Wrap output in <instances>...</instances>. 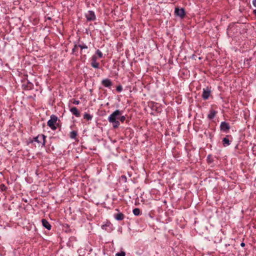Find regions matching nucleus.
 <instances>
[{
    "mask_svg": "<svg viewBox=\"0 0 256 256\" xmlns=\"http://www.w3.org/2000/svg\"><path fill=\"white\" fill-rule=\"evenodd\" d=\"M215 115H216V112L212 110L210 112V113L208 114V118L210 119H212L214 117Z\"/></svg>",
    "mask_w": 256,
    "mask_h": 256,
    "instance_id": "f8f14e48",
    "label": "nucleus"
},
{
    "mask_svg": "<svg viewBox=\"0 0 256 256\" xmlns=\"http://www.w3.org/2000/svg\"><path fill=\"white\" fill-rule=\"evenodd\" d=\"M174 12L177 16L180 18H183L184 16V8H176Z\"/></svg>",
    "mask_w": 256,
    "mask_h": 256,
    "instance_id": "20e7f679",
    "label": "nucleus"
},
{
    "mask_svg": "<svg viewBox=\"0 0 256 256\" xmlns=\"http://www.w3.org/2000/svg\"><path fill=\"white\" fill-rule=\"evenodd\" d=\"M117 90H118V91H120H120L122 90V88H121V87H118V88H117Z\"/></svg>",
    "mask_w": 256,
    "mask_h": 256,
    "instance_id": "5701e85b",
    "label": "nucleus"
},
{
    "mask_svg": "<svg viewBox=\"0 0 256 256\" xmlns=\"http://www.w3.org/2000/svg\"><path fill=\"white\" fill-rule=\"evenodd\" d=\"M34 141L37 142L40 145L44 146L45 144V136L43 134L38 135L34 138Z\"/></svg>",
    "mask_w": 256,
    "mask_h": 256,
    "instance_id": "7ed1b4c3",
    "label": "nucleus"
},
{
    "mask_svg": "<svg viewBox=\"0 0 256 256\" xmlns=\"http://www.w3.org/2000/svg\"><path fill=\"white\" fill-rule=\"evenodd\" d=\"M102 84L106 86V87H109L111 86L112 82L110 80L108 79H105L102 80Z\"/></svg>",
    "mask_w": 256,
    "mask_h": 256,
    "instance_id": "423d86ee",
    "label": "nucleus"
},
{
    "mask_svg": "<svg viewBox=\"0 0 256 256\" xmlns=\"http://www.w3.org/2000/svg\"><path fill=\"white\" fill-rule=\"evenodd\" d=\"M252 4L256 8V0H254L252 1Z\"/></svg>",
    "mask_w": 256,
    "mask_h": 256,
    "instance_id": "4be33fe9",
    "label": "nucleus"
},
{
    "mask_svg": "<svg viewBox=\"0 0 256 256\" xmlns=\"http://www.w3.org/2000/svg\"><path fill=\"white\" fill-rule=\"evenodd\" d=\"M241 246H244V243H243V242H242V243L241 244Z\"/></svg>",
    "mask_w": 256,
    "mask_h": 256,
    "instance_id": "393cba45",
    "label": "nucleus"
},
{
    "mask_svg": "<svg viewBox=\"0 0 256 256\" xmlns=\"http://www.w3.org/2000/svg\"><path fill=\"white\" fill-rule=\"evenodd\" d=\"M115 218L118 220H122L124 218V215L122 213H118L115 216Z\"/></svg>",
    "mask_w": 256,
    "mask_h": 256,
    "instance_id": "9b49d317",
    "label": "nucleus"
},
{
    "mask_svg": "<svg viewBox=\"0 0 256 256\" xmlns=\"http://www.w3.org/2000/svg\"><path fill=\"white\" fill-rule=\"evenodd\" d=\"M133 213L135 216H138L140 214V210L138 208H134L133 210Z\"/></svg>",
    "mask_w": 256,
    "mask_h": 256,
    "instance_id": "2eb2a0df",
    "label": "nucleus"
},
{
    "mask_svg": "<svg viewBox=\"0 0 256 256\" xmlns=\"http://www.w3.org/2000/svg\"><path fill=\"white\" fill-rule=\"evenodd\" d=\"M96 56L98 58H101L102 57V52L99 50H98L96 51Z\"/></svg>",
    "mask_w": 256,
    "mask_h": 256,
    "instance_id": "dca6fc26",
    "label": "nucleus"
},
{
    "mask_svg": "<svg viewBox=\"0 0 256 256\" xmlns=\"http://www.w3.org/2000/svg\"><path fill=\"white\" fill-rule=\"evenodd\" d=\"M254 13L256 14V10H254Z\"/></svg>",
    "mask_w": 256,
    "mask_h": 256,
    "instance_id": "a878e982",
    "label": "nucleus"
},
{
    "mask_svg": "<svg viewBox=\"0 0 256 256\" xmlns=\"http://www.w3.org/2000/svg\"><path fill=\"white\" fill-rule=\"evenodd\" d=\"M79 46L81 48V49L87 48H88L87 46H86V45H84V46L80 45Z\"/></svg>",
    "mask_w": 256,
    "mask_h": 256,
    "instance_id": "412c9836",
    "label": "nucleus"
},
{
    "mask_svg": "<svg viewBox=\"0 0 256 256\" xmlns=\"http://www.w3.org/2000/svg\"><path fill=\"white\" fill-rule=\"evenodd\" d=\"M84 118H86L88 120H90L92 118V116L90 114H84Z\"/></svg>",
    "mask_w": 256,
    "mask_h": 256,
    "instance_id": "6ab92c4d",
    "label": "nucleus"
},
{
    "mask_svg": "<svg viewBox=\"0 0 256 256\" xmlns=\"http://www.w3.org/2000/svg\"><path fill=\"white\" fill-rule=\"evenodd\" d=\"M222 141L224 146H228L230 144V141L226 138H224Z\"/></svg>",
    "mask_w": 256,
    "mask_h": 256,
    "instance_id": "ddd939ff",
    "label": "nucleus"
},
{
    "mask_svg": "<svg viewBox=\"0 0 256 256\" xmlns=\"http://www.w3.org/2000/svg\"><path fill=\"white\" fill-rule=\"evenodd\" d=\"M98 58L96 56V55L94 54L92 57V60L96 61Z\"/></svg>",
    "mask_w": 256,
    "mask_h": 256,
    "instance_id": "aec40b11",
    "label": "nucleus"
},
{
    "mask_svg": "<svg viewBox=\"0 0 256 256\" xmlns=\"http://www.w3.org/2000/svg\"><path fill=\"white\" fill-rule=\"evenodd\" d=\"M86 16L88 20H94L96 18L94 14L92 11H88L86 14Z\"/></svg>",
    "mask_w": 256,
    "mask_h": 256,
    "instance_id": "39448f33",
    "label": "nucleus"
},
{
    "mask_svg": "<svg viewBox=\"0 0 256 256\" xmlns=\"http://www.w3.org/2000/svg\"><path fill=\"white\" fill-rule=\"evenodd\" d=\"M76 133L74 131H72L70 134V137L72 138H76Z\"/></svg>",
    "mask_w": 256,
    "mask_h": 256,
    "instance_id": "f3484780",
    "label": "nucleus"
},
{
    "mask_svg": "<svg viewBox=\"0 0 256 256\" xmlns=\"http://www.w3.org/2000/svg\"><path fill=\"white\" fill-rule=\"evenodd\" d=\"M210 94V92L208 90L204 89L202 93V98L205 100L208 98Z\"/></svg>",
    "mask_w": 256,
    "mask_h": 256,
    "instance_id": "0eeeda50",
    "label": "nucleus"
},
{
    "mask_svg": "<svg viewBox=\"0 0 256 256\" xmlns=\"http://www.w3.org/2000/svg\"><path fill=\"white\" fill-rule=\"evenodd\" d=\"M47 18H48V20H50V17H48Z\"/></svg>",
    "mask_w": 256,
    "mask_h": 256,
    "instance_id": "bb28decb",
    "label": "nucleus"
},
{
    "mask_svg": "<svg viewBox=\"0 0 256 256\" xmlns=\"http://www.w3.org/2000/svg\"><path fill=\"white\" fill-rule=\"evenodd\" d=\"M74 104H78V102L76 101L74 102Z\"/></svg>",
    "mask_w": 256,
    "mask_h": 256,
    "instance_id": "b1692460",
    "label": "nucleus"
},
{
    "mask_svg": "<svg viewBox=\"0 0 256 256\" xmlns=\"http://www.w3.org/2000/svg\"><path fill=\"white\" fill-rule=\"evenodd\" d=\"M92 66L94 68H98L99 66V64L95 60H92Z\"/></svg>",
    "mask_w": 256,
    "mask_h": 256,
    "instance_id": "4468645a",
    "label": "nucleus"
},
{
    "mask_svg": "<svg viewBox=\"0 0 256 256\" xmlns=\"http://www.w3.org/2000/svg\"><path fill=\"white\" fill-rule=\"evenodd\" d=\"M220 128L221 129L224 130H226L229 129L228 124L225 122H222L220 124Z\"/></svg>",
    "mask_w": 256,
    "mask_h": 256,
    "instance_id": "1a4fd4ad",
    "label": "nucleus"
},
{
    "mask_svg": "<svg viewBox=\"0 0 256 256\" xmlns=\"http://www.w3.org/2000/svg\"><path fill=\"white\" fill-rule=\"evenodd\" d=\"M58 120V118L56 116H50V119L48 122V125L52 130H56V126H55V124L56 123Z\"/></svg>",
    "mask_w": 256,
    "mask_h": 256,
    "instance_id": "f03ea898",
    "label": "nucleus"
},
{
    "mask_svg": "<svg viewBox=\"0 0 256 256\" xmlns=\"http://www.w3.org/2000/svg\"><path fill=\"white\" fill-rule=\"evenodd\" d=\"M126 120V116L122 115V112L118 110H114L108 118V122L114 128H118L120 125V122H123Z\"/></svg>",
    "mask_w": 256,
    "mask_h": 256,
    "instance_id": "f257e3e1",
    "label": "nucleus"
},
{
    "mask_svg": "<svg viewBox=\"0 0 256 256\" xmlns=\"http://www.w3.org/2000/svg\"><path fill=\"white\" fill-rule=\"evenodd\" d=\"M70 112L74 114L75 116H79L80 115V114L79 112H78V110L75 107H74V108H71L70 109Z\"/></svg>",
    "mask_w": 256,
    "mask_h": 256,
    "instance_id": "9d476101",
    "label": "nucleus"
},
{
    "mask_svg": "<svg viewBox=\"0 0 256 256\" xmlns=\"http://www.w3.org/2000/svg\"><path fill=\"white\" fill-rule=\"evenodd\" d=\"M116 256H126V253L122 251L120 252L116 253Z\"/></svg>",
    "mask_w": 256,
    "mask_h": 256,
    "instance_id": "a211bd4d",
    "label": "nucleus"
},
{
    "mask_svg": "<svg viewBox=\"0 0 256 256\" xmlns=\"http://www.w3.org/2000/svg\"><path fill=\"white\" fill-rule=\"evenodd\" d=\"M42 225L44 227H45L46 228H47L48 230H50V228H51V226L50 225V224H49V222L46 221V220L43 219L42 220Z\"/></svg>",
    "mask_w": 256,
    "mask_h": 256,
    "instance_id": "6e6552de",
    "label": "nucleus"
}]
</instances>
